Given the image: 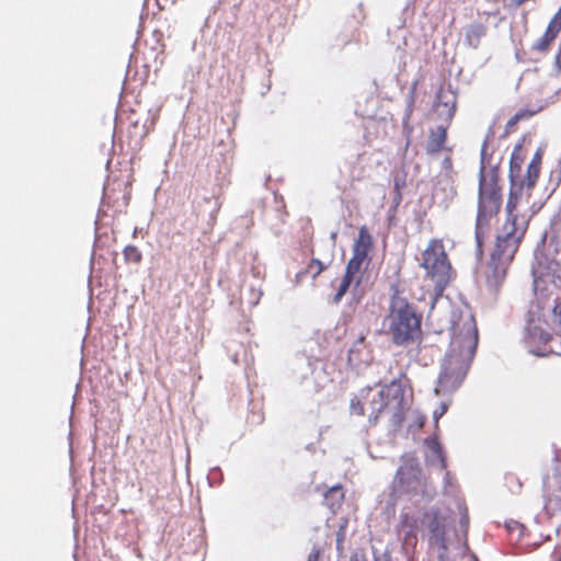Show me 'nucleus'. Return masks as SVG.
I'll return each mask as SVG.
<instances>
[{
    "label": "nucleus",
    "mask_w": 561,
    "mask_h": 561,
    "mask_svg": "<svg viewBox=\"0 0 561 561\" xmlns=\"http://www.w3.org/2000/svg\"><path fill=\"white\" fill-rule=\"evenodd\" d=\"M542 153L537 151L527 167V174L519 184H513L507 197L506 219L496 232L494 247L490 256V267L495 283L504 279L507 267L528 230L530 217L520 215L517 207L522 199L523 188L533 190L539 179Z\"/></svg>",
    "instance_id": "1"
},
{
    "label": "nucleus",
    "mask_w": 561,
    "mask_h": 561,
    "mask_svg": "<svg viewBox=\"0 0 561 561\" xmlns=\"http://www.w3.org/2000/svg\"><path fill=\"white\" fill-rule=\"evenodd\" d=\"M453 339L439 374L437 392H453L462 383L478 345V329L474 317L460 313L451 321Z\"/></svg>",
    "instance_id": "2"
},
{
    "label": "nucleus",
    "mask_w": 561,
    "mask_h": 561,
    "mask_svg": "<svg viewBox=\"0 0 561 561\" xmlns=\"http://www.w3.org/2000/svg\"><path fill=\"white\" fill-rule=\"evenodd\" d=\"M408 409L405 389L398 381H392L378 391L364 389L351 400L353 414L367 415L373 423H377L379 416L385 414L389 416L393 427L401 426Z\"/></svg>",
    "instance_id": "3"
},
{
    "label": "nucleus",
    "mask_w": 561,
    "mask_h": 561,
    "mask_svg": "<svg viewBox=\"0 0 561 561\" xmlns=\"http://www.w3.org/2000/svg\"><path fill=\"white\" fill-rule=\"evenodd\" d=\"M502 187L500 175L496 169H480L478 207L474 226L477 250L482 253L485 239L489 237L492 227L497 221L502 207Z\"/></svg>",
    "instance_id": "4"
},
{
    "label": "nucleus",
    "mask_w": 561,
    "mask_h": 561,
    "mask_svg": "<svg viewBox=\"0 0 561 561\" xmlns=\"http://www.w3.org/2000/svg\"><path fill=\"white\" fill-rule=\"evenodd\" d=\"M374 248L373 236L367 226L358 229V236L352 245V257L348 260L344 276L334 295V302H339L351 287L357 293L367 277V268L370 263L369 253Z\"/></svg>",
    "instance_id": "5"
},
{
    "label": "nucleus",
    "mask_w": 561,
    "mask_h": 561,
    "mask_svg": "<svg viewBox=\"0 0 561 561\" xmlns=\"http://www.w3.org/2000/svg\"><path fill=\"white\" fill-rule=\"evenodd\" d=\"M388 320V333L397 346H405L419 342L422 337V316L405 299H391Z\"/></svg>",
    "instance_id": "6"
},
{
    "label": "nucleus",
    "mask_w": 561,
    "mask_h": 561,
    "mask_svg": "<svg viewBox=\"0 0 561 561\" xmlns=\"http://www.w3.org/2000/svg\"><path fill=\"white\" fill-rule=\"evenodd\" d=\"M421 266L434 283L435 293L442 295L454 276V271L445 251L443 240L432 239L422 252Z\"/></svg>",
    "instance_id": "7"
},
{
    "label": "nucleus",
    "mask_w": 561,
    "mask_h": 561,
    "mask_svg": "<svg viewBox=\"0 0 561 561\" xmlns=\"http://www.w3.org/2000/svg\"><path fill=\"white\" fill-rule=\"evenodd\" d=\"M401 460L402 463L398 468L392 481V489L399 493L416 494L419 488L425 485L417 459L408 455L403 456Z\"/></svg>",
    "instance_id": "8"
},
{
    "label": "nucleus",
    "mask_w": 561,
    "mask_h": 561,
    "mask_svg": "<svg viewBox=\"0 0 561 561\" xmlns=\"http://www.w3.org/2000/svg\"><path fill=\"white\" fill-rule=\"evenodd\" d=\"M421 516L412 513H401L397 525V535L401 542L402 553L409 561H414L419 538L417 535L422 529Z\"/></svg>",
    "instance_id": "9"
},
{
    "label": "nucleus",
    "mask_w": 561,
    "mask_h": 561,
    "mask_svg": "<svg viewBox=\"0 0 561 561\" xmlns=\"http://www.w3.org/2000/svg\"><path fill=\"white\" fill-rule=\"evenodd\" d=\"M421 523L428 531V545L446 550V535L449 524L447 516L438 508L431 507L421 515Z\"/></svg>",
    "instance_id": "10"
},
{
    "label": "nucleus",
    "mask_w": 561,
    "mask_h": 561,
    "mask_svg": "<svg viewBox=\"0 0 561 561\" xmlns=\"http://www.w3.org/2000/svg\"><path fill=\"white\" fill-rule=\"evenodd\" d=\"M447 142V127L437 126L436 128H431L428 131V138L426 141L425 151L428 156H435L442 152L443 150H449L446 147Z\"/></svg>",
    "instance_id": "11"
},
{
    "label": "nucleus",
    "mask_w": 561,
    "mask_h": 561,
    "mask_svg": "<svg viewBox=\"0 0 561 561\" xmlns=\"http://www.w3.org/2000/svg\"><path fill=\"white\" fill-rule=\"evenodd\" d=\"M561 30L548 23V26L543 35L533 45V49L539 53H547L550 48L551 43L558 37Z\"/></svg>",
    "instance_id": "12"
},
{
    "label": "nucleus",
    "mask_w": 561,
    "mask_h": 561,
    "mask_svg": "<svg viewBox=\"0 0 561 561\" xmlns=\"http://www.w3.org/2000/svg\"><path fill=\"white\" fill-rule=\"evenodd\" d=\"M343 501L344 492L341 485L330 488L324 494V503L332 512L339 508Z\"/></svg>",
    "instance_id": "13"
},
{
    "label": "nucleus",
    "mask_w": 561,
    "mask_h": 561,
    "mask_svg": "<svg viewBox=\"0 0 561 561\" xmlns=\"http://www.w3.org/2000/svg\"><path fill=\"white\" fill-rule=\"evenodd\" d=\"M325 270V265L318 259H312L306 268L298 274V276H310L312 279H314L317 276H319L323 271Z\"/></svg>",
    "instance_id": "14"
},
{
    "label": "nucleus",
    "mask_w": 561,
    "mask_h": 561,
    "mask_svg": "<svg viewBox=\"0 0 561 561\" xmlns=\"http://www.w3.org/2000/svg\"><path fill=\"white\" fill-rule=\"evenodd\" d=\"M123 254L125 261L128 263L139 264L142 260V254L140 250L135 245L125 247Z\"/></svg>",
    "instance_id": "15"
},
{
    "label": "nucleus",
    "mask_w": 561,
    "mask_h": 561,
    "mask_svg": "<svg viewBox=\"0 0 561 561\" xmlns=\"http://www.w3.org/2000/svg\"><path fill=\"white\" fill-rule=\"evenodd\" d=\"M520 170H522V161L518 156L513 153L511 157V161H510V178L513 183H514L515 179L519 176Z\"/></svg>",
    "instance_id": "16"
},
{
    "label": "nucleus",
    "mask_w": 561,
    "mask_h": 561,
    "mask_svg": "<svg viewBox=\"0 0 561 561\" xmlns=\"http://www.w3.org/2000/svg\"><path fill=\"white\" fill-rule=\"evenodd\" d=\"M485 34V27L482 24L471 25L468 30L467 37L470 39L474 37L476 39H480L481 36Z\"/></svg>",
    "instance_id": "17"
},
{
    "label": "nucleus",
    "mask_w": 561,
    "mask_h": 561,
    "mask_svg": "<svg viewBox=\"0 0 561 561\" xmlns=\"http://www.w3.org/2000/svg\"><path fill=\"white\" fill-rule=\"evenodd\" d=\"M520 121L518 119V117L516 116V114L514 116H512L506 125H505V134H511L513 131H515V127L516 125L519 123Z\"/></svg>",
    "instance_id": "18"
},
{
    "label": "nucleus",
    "mask_w": 561,
    "mask_h": 561,
    "mask_svg": "<svg viewBox=\"0 0 561 561\" xmlns=\"http://www.w3.org/2000/svg\"><path fill=\"white\" fill-rule=\"evenodd\" d=\"M520 121L518 119V117L516 116V114L514 116H512L506 125H505V134H511L513 131H515V127L516 125L519 123Z\"/></svg>",
    "instance_id": "19"
},
{
    "label": "nucleus",
    "mask_w": 561,
    "mask_h": 561,
    "mask_svg": "<svg viewBox=\"0 0 561 561\" xmlns=\"http://www.w3.org/2000/svg\"><path fill=\"white\" fill-rule=\"evenodd\" d=\"M536 114L535 111H530V110H519L517 113H516V116L518 117V119L522 122V121H526V119H529L530 117H533L534 115Z\"/></svg>",
    "instance_id": "20"
},
{
    "label": "nucleus",
    "mask_w": 561,
    "mask_h": 561,
    "mask_svg": "<svg viewBox=\"0 0 561 561\" xmlns=\"http://www.w3.org/2000/svg\"><path fill=\"white\" fill-rule=\"evenodd\" d=\"M549 23L561 30V7L558 9L557 13L553 15Z\"/></svg>",
    "instance_id": "21"
},
{
    "label": "nucleus",
    "mask_w": 561,
    "mask_h": 561,
    "mask_svg": "<svg viewBox=\"0 0 561 561\" xmlns=\"http://www.w3.org/2000/svg\"><path fill=\"white\" fill-rule=\"evenodd\" d=\"M551 561H561V543L557 545L551 553Z\"/></svg>",
    "instance_id": "22"
},
{
    "label": "nucleus",
    "mask_w": 561,
    "mask_h": 561,
    "mask_svg": "<svg viewBox=\"0 0 561 561\" xmlns=\"http://www.w3.org/2000/svg\"><path fill=\"white\" fill-rule=\"evenodd\" d=\"M307 561H320L319 552L311 553Z\"/></svg>",
    "instance_id": "23"
},
{
    "label": "nucleus",
    "mask_w": 561,
    "mask_h": 561,
    "mask_svg": "<svg viewBox=\"0 0 561 561\" xmlns=\"http://www.w3.org/2000/svg\"><path fill=\"white\" fill-rule=\"evenodd\" d=\"M433 449L436 451V453H440V446L438 443H435L434 446H433Z\"/></svg>",
    "instance_id": "24"
},
{
    "label": "nucleus",
    "mask_w": 561,
    "mask_h": 561,
    "mask_svg": "<svg viewBox=\"0 0 561 561\" xmlns=\"http://www.w3.org/2000/svg\"><path fill=\"white\" fill-rule=\"evenodd\" d=\"M557 62H558V64L560 65V67H561V53H559V54L557 55Z\"/></svg>",
    "instance_id": "25"
},
{
    "label": "nucleus",
    "mask_w": 561,
    "mask_h": 561,
    "mask_svg": "<svg viewBox=\"0 0 561 561\" xmlns=\"http://www.w3.org/2000/svg\"><path fill=\"white\" fill-rule=\"evenodd\" d=\"M364 340H365V337H364V336H360V337L358 339V342H360V343H362V342H364Z\"/></svg>",
    "instance_id": "26"
},
{
    "label": "nucleus",
    "mask_w": 561,
    "mask_h": 561,
    "mask_svg": "<svg viewBox=\"0 0 561 561\" xmlns=\"http://www.w3.org/2000/svg\"><path fill=\"white\" fill-rule=\"evenodd\" d=\"M141 465H144L145 468H148V465L145 463V460H141Z\"/></svg>",
    "instance_id": "27"
},
{
    "label": "nucleus",
    "mask_w": 561,
    "mask_h": 561,
    "mask_svg": "<svg viewBox=\"0 0 561 561\" xmlns=\"http://www.w3.org/2000/svg\"><path fill=\"white\" fill-rule=\"evenodd\" d=\"M485 150V144L483 145V148L481 149V152L483 153Z\"/></svg>",
    "instance_id": "28"
},
{
    "label": "nucleus",
    "mask_w": 561,
    "mask_h": 561,
    "mask_svg": "<svg viewBox=\"0 0 561 561\" xmlns=\"http://www.w3.org/2000/svg\"><path fill=\"white\" fill-rule=\"evenodd\" d=\"M443 467H446L445 460L442 458Z\"/></svg>",
    "instance_id": "29"
}]
</instances>
